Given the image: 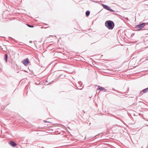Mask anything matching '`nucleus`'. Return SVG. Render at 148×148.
Segmentation results:
<instances>
[{
	"mask_svg": "<svg viewBox=\"0 0 148 148\" xmlns=\"http://www.w3.org/2000/svg\"><path fill=\"white\" fill-rule=\"evenodd\" d=\"M8 56L7 54H5V55L4 60L5 62H7Z\"/></svg>",
	"mask_w": 148,
	"mask_h": 148,
	"instance_id": "nucleus-8",
	"label": "nucleus"
},
{
	"mask_svg": "<svg viewBox=\"0 0 148 148\" xmlns=\"http://www.w3.org/2000/svg\"><path fill=\"white\" fill-rule=\"evenodd\" d=\"M134 33H132V34H131V36H134Z\"/></svg>",
	"mask_w": 148,
	"mask_h": 148,
	"instance_id": "nucleus-16",
	"label": "nucleus"
},
{
	"mask_svg": "<svg viewBox=\"0 0 148 148\" xmlns=\"http://www.w3.org/2000/svg\"><path fill=\"white\" fill-rule=\"evenodd\" d=\"M82 83H80V84H79V85H82Z\"/></svg>",
	"mask_w": 148,
	"mask_h": 148,
	"instance_id": "nucleus-18",
	"label": "nucleus"
},
{
	"mask_svg": "<svg viewBox=\"0 0 148 148\" xmlns=\"http://www.w3.org/2000/svg\"><path fill=\"white\" fill-rule=\"evenodd\" d=\"M148 87L147 88L144 89H143L142 90V91L143 93H145L147 92H148Z\"/></svg>",
	"mask_w": 148,
	"mask_h": 148,
	"instance_id": "nucleus-7",
	"label": "nucleus"
},
{
	"mask_svg": "<svg viewBox=\"0 0 148 148\" xmlns=\"http://www.w3.org/2000/svg\"><path fill=\"white\" fill-rule=\"evenodd\" d=\"M90 14V12L89 11L87 10L86 12V16H89Z\"/></svg>",
	"mask_w": 148,
	"mask_h": 148,
	"instance_id": "nucleus-9",
	"label": "nucleus"
},
{
	"mask_svg": "<svg viewBox=\"0 0 148 148\" xmlns=\"http://www.w3.org/2000/svg\"><path fill=\"white\" fill-rule=\"evenodd\" d=\"M44 122H47V121H45V120H44Z\"/></svg>",
	"mask_w": 148,
	"mask_h": 148,
	"instance_id": "nucleus-17",
	"label": "nucleus"
},
{
	"mask_svg": "<svg viewBox=\"0 0 148 148\" xmlns=\"http://www.w3.org/2000/svg\"><path fill=\"white\" fill-rule=\"evenodd\" d=\"M108 11H109L110 12H115V11L114 10H113L112 9H111L110 8H109V9Z\"/></svg>",
	"mask_w": 148,
	"mask_h": 148,
	"instance_id": "nucleus-13",
	"label": "nucleus"
},
{
	"mask_svg": "<svg viewBox=\"0 0 148 148\" xmlns=\"http://www.w3.org/2000/svg\"><path fill=\"white\" fill-rule=\"evenodd\" d=\"M91 124V123H89V125H90Z\"/></svg>",
	"mask_w": 148,
	"mask_h": 148,
	"instance_id": "nucleus-19",
	"label": "nucleus"
},
{
	"mask_svg": "<svg viewBox=\"0 0 148 148\" xmlns=\"http://www.w3.org/2000/svg\"><path fill=\"white\" fill-rule=\"evenodd\" d=\"M142 60H148V56L146 57L145 58H143L142 59Z\"/></svg>",
	"mask_w": 148,
	"mask_h": 148,
	"instance_id": "nucleus-11",
	"label": "nucleus"
},
{
	"mask_svg": "<svg viewBox=\"0 0 148 148\" xmlns=\"http://www.w3.org/2000/svg\"><path fill=\"white\" fill-rule=\"evenodd\" d=\"M9 143L13 147H15L17 145V144L12 140H10L9 142Z\"/></svg>",
	"mask_w": 148,
	"mask_h": 148,
	"instance_id": "nucleus-4",
	"label": "nucleus"
},
{
	"mask_svg": "<svg viewBox=\"0 0 148 148\" xmlns=\"http://www.w3.org/2000/svg\"><path fill=\"white\" fill-rule=\"evenodd\" d=\"M105 25L109 29H112L114 26V22L110 20H108L106 21Z\"/></svg>",
	"mask_w": 148,
	"mask_h": 148,
	"instance_id": "nucleus-1",
	"label": "nucleus"
},
{
	"mask_svg": "<svg viewBox=\"0 0 148 148\" xmlns=\"http://www.w3.org/2000/svg\"><path fill=\"white\" fill-rule=\"evenodd\" d=\"M147 121H148V120H147Z\"/></svg>",
	"mask_w": 148,
	"mask_h": 148,
	"instance_id": "nucleus-22",
	"label": "nucleus"
},
{
	"mask_svg": "<svg viewBox=\"0 0 148 148\" xmlns=\"http://www.w3.org/2000/svg\"><path fill=\"white\" fill-rule=\"evenodd\" d=\"M97 90H100V91L103 90L105 92H106L107 90L106 89H105L104 88L101 87L99 86H98V88H97Z\"/></svg>",
	"mask_w": 148,
	"mask_h": 148,
	"instance_id": "nucleus-5",
	"label": "nucleus"
},
{
	"mask_svg": "<svg viewBox=\"0 0 148 148\" xmlns=\"http://www.w3.org/2000/svg\"><path fill=\"white\" fill-rule=\"evenodd\" d=\"M142 92H143L142 91H140V92L139 93V96H141V95H143V93Z\"/></svg>",
	"mask_w": 148,
	"mask_h": 148,
	"instance_id": "nucleus-14",
	"label": "nucleus"
},
{
	"mask_svg": "<svg viewBox=\"0 0 148 148\" xmlns=\"http://www.w3.org/2000/svg\"><path fill=\"white\" fill-rule=\"evenodd\" d=\"M22 62L25 66H27L29 64L30 62L28 59L27 58L23 60L22 61Z\"/></svg>",
	"mask_w": 148,
	"mask_h": 148,
	"instance_id": "nucleus-3",
	"label": "nucleus"
},
{
	"mask_svg": "<svg viewBox=\"0 0 148 148\" xmlns=\"http://www.w3.org/2000/svg\"><path fill=\"white\" fill-rule=\"evenodd\" d=\"M112 90H113L115 91H116L117 92H119V91L117 90H116L115 89H114L113 88H112Z\"/></svg>",
	"mask_w": 148,
	"mask_h": 148,
	"instance_id": "nucleus-15",
	"label": "nucleus"
},
{
	"mask_svg": "<svg viewBox=\"0 0 148 148\" xmlns=\"http://www.w3.org/2000/svg\"><path fill=\"white\" fill-rule=\"evenodd\" d=\"M93 2H95V1H93Z\"/></svg>",
	"mask_w": 148,
	"mask_h": 148,
	"instance_id": "nucleus-21",
	"label": "nucleus"
},
{
	"mask_svg": "<svg viewBox=\"0 0 148 148\" xmlns=\"http://www.w3.org/2000/svg\"><path fill=\"white\" fill-rule=\"evenodd\" d=\"M142 60H148V56L146 57L145 58H143L142 59Z\"/></svg>",
	"mask_w": 148,
	"mask_h": 148,
	"instance_id": "nucleus-10",
	"label": "nucleus"
},
{
	"mask_svg": "<svg viewBox=\"0 0 148 148\" xmlns=\"http://www.w3.org/2000/svg\"><path fill=\"white\" fill-rule=\"evenodd\" d=\"M148 23H143L139 25H136L135 28L136 29H138L137 30V31H139L142 28L144 27L146 24H147Z\"/></svg>",
	"mask_w": 148,
	"mask_h": 148,
	"instance_id": "nucleus-2",
	"label": "nucleus"
},
{
	"mask_svg": "<svg viewBox=\"0 0 148 148\" xmlns=\"http://www.w3.org/2000/svg\"><path fill=\"white\" fill-rule=\"evenodd\" d=\"M27 25L29 27H34V26L33 25H30L29 24H27Z\"/></svg>",
	"mask_w": 148,
	"mask_h": 148,
	"instance_id": "nucleus-12",
	"label": "nucleus"
},
{
	"mask_svg": "<svg viewBox=\"0 0 148 148\" xmlns=\"http://www.w3.org/2000/svg\"><path fill=\"white\" fill-rule=\"evenodd\" d=\"M82 88H81V89H79V90H82Z\"/></svg>",
	"mask_w": 148,
	"mask_h": 148,
	"instance_id": "nucleus-20",
	"label": "nucleus"
},
{
	"mask_svg": "<svg viewBox=\"0 0 148 148\" xmlns=\"http://www.w3.org/2000/svg\"><path fill=\"white\" fill-rule=\"evenodd\" d=\"M102 5L103 7V8L107 10H109V8H110V7H109L108 6V5H104V4H102Z\"/></svg>",
	"mask_w": 148,
	"mask_h": 148,
	"instance_id": "nucleus-6",
	"label": "nucleus"
}]
</instances>
